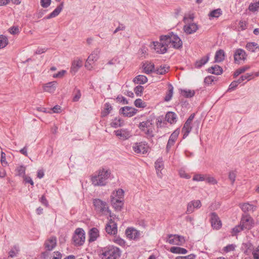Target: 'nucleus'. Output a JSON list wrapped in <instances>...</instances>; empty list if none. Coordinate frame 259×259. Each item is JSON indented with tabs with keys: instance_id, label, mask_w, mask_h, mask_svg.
Returning a JSON list of instances; mask_svg holds the SVG:
<instances>
[{
	"instance_id": "obj_29",
	"label": "nucleus",
	"mask_w": 259,
	"mask_h": 259,
	"mask_svg": "<svg viewBox=\"0 0 259 259\" xmlns=\"http://www.w3.org/2000/svg\"><path fill=\"white\" fill-rule=\"evenodd\" d=\"M225 59V52L223 50H219L215 53L214 60L215 62H222Z\"/></svg>"
},
{
	"instance_id": "obj_64",
	"label": "nucleus",
	"mask_w": 259,
	"mask_h": 259,
	"mask_svg": "<svg viewBox=\"0 0 259 259\" xmlns=\"http://www.w3.org/2000/svg\"><path fill=\"white\" fill-rule=\"evenodd\" d=\"M62 254L60 252L57 251L53 253V255L51 259H61Z\"/></svg>"
},
{
	"instance_id": "obj_52",
	"label": "nucleus",
	"mask_w": 259,
	"mask_h": 259,
	"mask_svg": "<svg viewBox=\"0 0 259 259\" xmlns=\"http://www.w3.org/2000/svg\"><path fill=\"white\" fill-rule=\"evenodd\" d=\"M252 74L247 73L244 75H242L238 79V82L239 83L242 82L243 81H244L245 79H247V80H249L251 79V76Z\"/></svg>"
},
{
	"instance_id": "obj_57",
	"label": "nucleus",
	"mask_w": 259,
	"mask_h": 259,
	"mask_svg": "<svg viewBox=\"0 0 259 259\" xmlns=\"http://www.w3.org/2000/svg\"><path fill=\"white\" fill-rule=\"evenodd\" d=\"M25 169H26L25 167H24L22 165L18 167V168H17V170L18 175L19 176H23V177L24 176H25Z\"/></svg>"
},
{
	"instance_id": "obj_4",
	"label": "nucleus",
	"mask_w": 259,
	"mask_h": 259,
	"mask_svg": "<svg viewBox=\"0 0 259 259\" xmlns=\"http://www.w3.org/2000/svg\"><path fill=\"white\" fill-rule=\"evenodd\" d=\"M165 39L167 46H172L175 49H179L182 46V41L181 39L172 32L169 33L167 35H161V39Z\"/></svg>"
},
{
	"instance_id": "obj_2",
	"label": "nucleus",
	"mask_w": 259,
	"mask_h": 259,
	"mask_svg": "<svg viewBox=\"0 0 259 259\" xmlns=\"http://www.w3.org/2000/svg\"><path fill=\"white\" fill-rule=\"evenodd\" d=\"M120 255V250L114 246H109L104 248L101 253L102 259H117Z\"/></svg>"
},
{
	"instance_id": "obj_42",
	"label": "nucleus",
	"mask_w": 259,
	"mask_h": 259,
	"mask_svg": "<svg viewBox=\"0 0 259 259\" xmlns=\"http://www.w3.org/2000/svg\"><path fill=\"white\" fill-rule=\"evenodd\" d=\"M181 93L183 96L186 98H191L194 96L195 92L193 90H182Z\"/></svg>"
},
{
	"instance_id": "obj_40",
	"label": "nucleus",
	"mask_w": 259,
	"mask_h": 259,
	"mask_svg": "<svg viewBox=\"0 0 259 259\" xmlns=\"http://www.w3.org/2000/svg\"><path fill=\"white\" fill-rule=\"evenodd\" d=\"M173 90L174 88L171 84H169L168 85V90L166 95L165 97L164 100L165 101H169L171 100L172 95H173Z\"/></svg>"
},
{
	"instance_id": "obj_34",
	"label": "nucleus",
	"mask_w": 259,
	"mask_h": 259,
	"mask_svg": "<svg viewBox=\"0 0 259 259\" xmlns=\"http://www.w3.org/2000/svg\"><path fill=\"white\" fill-rule=\"evenodd\" d=\"M170 251L172 253L178 254H186L187 252V250L186 249L177 246L171 247L170 249Z\"/></svg>"
},
{
	"instance_id": "obj_56",
	"label": "nucleus",
	"mask_w": 259,
	"mask_h": 259,
	"mask_svg": "<svg viewBox=\"0 0 259 259\" xmlns=\"http://www.w3.org/2000/svg\"><path fill=\"white\" fill-rule=\"evenodd\" d=\"M236 246L234 244H229L223 249V250L226 252L234 251L235 249Z\"/></svg>"
},
{
	"instance_id": "obj_12",
	"label": "nucleus",
	"mask_w": 259,
	"mask_h": 259,
	"mask_svg": "<svg viewBox=\"0 0 259 259\" xmlns=\"http://www.w3.org/2000/svg\"><path fill=\"white\" fill-rule=\"evenodd\" d=\"M147 145L144 142L135 143L133 146V150L137 153L144 154L147 152Z\"/></svg>"
},
{
	"instance_id": "obj_28",
	"label": "nucleus",
	"mask_w": 259,
	"mask_h": 259,
	"mask_svg": "<svg viewBox=\"0 0 259 259\" xmlns=\"http://www.w3.org/2000/svg\"><path fill=\"white\" fill-rule=\"evenodd\" d=\"M143 67L144 72L149 74L154 71V65L152 63L147 62L143 64Z\"/></svg>"
},
{
	"instance_id": "obj_6",
	"label": "nucleus",
	"mask_w": 259,
	"mask_h": 259,
	"mask_svg": "<svg viewBox=\"0 0 259 259\" xmlns=\"http://www.w3.org/2000/svg\"><path fill=\"white\" fill-rule=\"evenodd\" d=\"M139 127L149 136L152 137L153 135V123L152 120L147 119L146 121L140 122Z\"/></svg>"
},
{
	"instance_id": "obj_7",
	"label": "nucleus",
	"mask_w": 259,
	"mask_h": 259,
	"mask_svg": "<svg viewBox=\"0 0 259 259\" xmlns=\"http://www.w3.org/2000/svg\"><path fill=\"white\" fill-rule=\"evenodd\" d=\"M165 39H161L160 37V42L153 41L154 49L157 53L164 54L167 51V48L168 47Z\"/></svg>"
},
{
	"instance_id": "obj_27",
	"label": "nucleus",
	"mask_w": 259,
	"mask_h": 259,
	"mask_svg": "<svg viewBox=\"0 0 259 259\" xmlns=\"http://www.w3.org/2000/svg\"><path fill=\"white\" fill-rule=\"evenodd\" d=\"M165 119L171 124L175 123L177 121V115L173 112H168L165 115Z\"/></svg>"
},
{
	"instance_id": "obj_53",
	"label": "nucleus",
	"mask_w": 259,
	"mask_h": 259,
	"mask_svg": "<svg viewBox=\"0 0 259 259\" xmlns=\"http://www.w3.org/2000/svg\"><path fill=\"white\" fill-rule=\"evenodd\" d=\"M194 204L191 202L188 203L187 205V210L186 213L187 214H190L192 213L194 211Z\"/></svg>"
},
{
	"instance_id": "obj_16",
	"label": "nucleus",
	"mask_w": 259,
	"mask_h": 259,
	"mask_svg": "<svg viewBox=\"0 0 259 259\" xmlns=\"http://www.w3.org/2000/svg\"><path fill=\"white\" fill-rule=\"evenodd\" d=\"M115 135L121 140H125L132 136L130 131L125 129H121L115 131Z\"/></svg>"
},
{
	"instance_id": "obj_23",
	"label": "nucleus",
	"mask_w": 259,
	"mask_h": 259,
	"mask_svg": "<svg viewBox=\"0 0 259 259\" xmlns=\"http://www.w3.org/2000/svg\"><path fill=\"white\" fill-rule=\"evenodd\" d=\"M63 5L64 3L62 2L51 14L47 16L46 19H49L57 16L62 10Z\"/></svg>"
},
{
	"instance_id": "obj_36",
	"label": "nucleus",
	"mask_w": 259,
	"mask_h": 259,
	"mask_svg": "<svg viewBox=\"0 0 259 259\" xmlns=\"http://www.w3.org/2000/svg\"><path fill=\"white\" fill-rule=\"evenodd\" d=\"M192 130L191 124H187L185 123L182 130V132L183 134V138H186Z\"/></svg>"
},
{
	"instance_id": "obj_22",
	"label": "nucleus",
	"mask_w": 259,
	"mask_h": 259,
	"mask_svg": "<svg viewBox=\"0 0 259 259\" xmlns=\"http://www.w3.org/2000/svg\"><path fill=\"white\" fill-rule=\"evenodd\" d=\"M89 235V241L93 242L99 236V231L96 228H93L90 230Z\"/></svg>"
},
{
	"instance_id": "obj_44",
	"label": "nucleus",
	"mask_w": 259,
	"mask_h": 259,
	"mask_svg": "<svg viewBox=\"0 0 259 259\" xmlns=\"http://www.w3.org/2000/svg\"><path fill=\"white\" fill-rule=\"evenodd\" d=\"M222 14V11L220 9H218L212 11L209 14L211 17L218 18Z\"/></svg>"
},
{
	"instance_id": "obj_50",
	"label": "nucleus",
	"mask_w": 259,
	"mask_h": 259,
	"mask_svg": "<svg viewBox=\"0 0 259 259\" xmlns=\"http://www.w3.org/2000/svg\"><path fill=\"white\" fill-rule=\"evenodd\" d=\"M113 193L114 194V196L115 198H119L122 200L124 195V191L122 189H118L115 193L113 192Z\"/></svg>"
},
{
	"instance_id": "obj_46",
	"label": "nucleus",
	"mask_w": 259,
	"mask_h": 259,
	"mask_svg": "<svg viewBox=\"0 0 259 259\" xmlns=\"http://www.w3.org/2000/svg\"><path fill=\"white\" fill-rule=\"evenodd\" d=\"M259 9V1L254 4H250L248 10L251 12H256Z\"/></svg>"
},
{
	"instance_id": "obj_63",
	"label": "nucleus",
	"mask_w": 259,
	"mask_h": 259,
	"mask_svg": "<svg viewBox=\"0 0 259 259\" xmlns=\"http://www.w3.org/2000/svg\"><path fill=\"white\" fill-rule=\"evenodd\" d=\"M252 255L254 259H259V246L253 250Z\"/></svg>"
},
{
	"instance_id": "obj_41",
	"label": "nucleus",
	"mask_w": 259,
	"mask_h": 259,
	"mask_svg": "<svg viewBox=\"0 0 259 259\" xmlns=\"http://www.w3.org/2000/svg\"><path fill=\"white\" fill-rule=\"evenodd\" d=\"M19 251V247L17 245L14 246L9 252V256L14 257L17 256V254Z\"/></svg>"
},
{
	"instance_id": "obj_38",
	"label": "nucleus",
	"mask_w": 259,
	"mask_h": 259,
	"mask_svg": "<svg viewBox=\"0 0 259 259\" xmlns=\"http://www.w3.org/2000/svg\"><path fill=\"white\" fill-rule=\"evenodd\" d=\"M123 124V120H122L121 118L116 117L111 122L110 125L112 127L116 128L122 126Z\"/></svg>"
},
{
	"instance_id": "obj_32",
	"label": "nucleus",
	"mask_w": 259,
	"mask_h": 259,
	"mask_svg": "<svg viewBox=\"0 0 259 259\" xmlns=\"http://www.w3.org/2000/svg\"><path fill=\"white\" fill-rule=\"evenodd\" d=\"M246 48L252 52H257L259 51V46L258 44L255 42L247 43L246 45Z\"/></svg>"
},
{
	"instance_id": "obj_37",
	"label": "nucleus",
	"mask_w": 259,
	"mask_h": 259,
	"mask_svg": "<svg viewBox=\"0 0 259 259\" xmlns=\"http://www.w3.org/2000/svg\"><path fill=\"white\" fill-rule=\"evenodd\" d=\"M112 110V107L111 106V105L108 103H105L104 105V109L101 112V116H106L107 115L109 114V113Z\"/></svg>"
},
{
	"instance_id": "obj_62",
	"label": "nucleus",
	"mask_w": 259,
	"mask_h": 259,
	"mask_svg": "<svg viewBox=\"0 0 259 259\" xmlns=\"http://www.w3.org/2000/svg\"><path fill=\"white\" fill-rule=\"evenodd\" d=\"M144 90V87L141 85H138L135 88V92L137 96H141V94Z\"/></svg>"
},
{
	"instance_id": "obj_51",
	"label": "nucleus",
	"mask_w": 259,
	"mask_h": 259,
	"mask_svg": "<svg viewBox=\"0 0 259 259\" xmlns=\"http://www.w3.org/2000/svg\"><path fill=\"white\" fill-rule=\"evenodd\" d=\"M236 177V172L235 171H231L229 173V179L231 181V184L233 185L235 181Z\"/></svg>"
},
{
	"instance_id": "obj_13",
	"label": "nucleus",
	"mask_w": 259,
	"mask_h": 259,
	"mask_svg": "<svg viewBox=\"0 0 259 259\" xmlns=\"http://www.w3.org/2000/svg\"><path fill=\"white\" fill-rule=\"evenodd\" d=\"M210 216L212 227L215 229H220L222 226V223L217 214L215 212H211Z\"/></svg>"
},
{
	"instance_id": "obj_8",
	"label": "nucleus",
	"mask_w": 259,
	"mask_h": 259,
	"mask_svg": "<svg viewBox=\"0 0 259 259\" xmlns=\"http://www.w3.org/2000/svg\"><path fill=\"white\" fill-rule=\"evenodd\" d=\"M170 244L182 245L185 242L183 237L177 235H169L166 241Z\"/></svg>"
},
{
	"instance_id": "obj_11",
	"label": "nucleus",
	"mask_w": 259,
	"mask_h": 259,
	"mask_svg": "<svg viewBox=\"0 0 259 259\" xmlns=\"http://www.w3.org/2000/svg\"><path fill=\"white\" fill-rule=\"evenodd\" d=\"M106 232L110 235H115L117 233V227L116 224L110 219L109 222L106 224L105 227Z\"/></svg>"
},
{
	"instance_id": "obj_58",
	"label": "nucleus",
	"mask_w": 259,
	"mask_h": 259,
	"mask_svg": "<svg viewBox=\"0 0 259 259\" xmlns=\"http://www.w3.org/2000/svg\"><path fill=\"white\" fill-rule=\"evenodd\" d=\"M48 49L47 48L44 47V48H40L38 47L35 52H34V54L35 55H40L43 53H45Z\"/></svg>"
},
{
	"instance_id": "obj_31",
	"label": "nucleus",
	"mask_w": 259,
	"mask_h": 259,
	"mask_svg": "<svg viewBox=\"0 0 259 259\" xmlns=\"http://www.w3.org/2000/svg\"><path fill=\"white\" fill-rule=\"evenodd\" d=\"M209 59V57L208 55L203 57L200 60H197L196 62L195 67L198 68L201 67L203 65L205 64L208 61Z\"/></svg>"
},
{
	"instance_id": "obj_3",
	"label": "nucleus",
	"mask_w": 259,
	"mask_h": 259,
	"mask_svg": "<svg viewBox=\"0 0 259 259\" xmlns=\"http://www.w3.org/2000/svg\"><path fill=\"white\" fill-rule=\"evenodd\" d=\"M94 205L96 210L102 215H106L109 214V217L113 218V214L110 210L107 203L99 199L94 200Z\"/></svg>"
},
{
	"instance_id": "obj_30",
	"label": "nucleus",
	"mask_w": 259,
	"mask_h": 259,
	"mask_svg": "<svg viewBox=\"0 0 259 259\" xmlns=\"http://www.w3.org/2000/svg\"><path fill=\"white\" fill-rule=\"evenodd\" d=\"M208 70L209 73L216 75H220L223 72L222 68L217 65L208 68Z\"/></svg>"
},
{
	"instance_id": "obj_43",
	"label": "nucleus",
	"mask_w": 259,
	"mask_h": 259,
	"mask_svg": "<svg viewBox=\"0 0 259 259\" xmlns=\"http://www.w3.org/2000/svg\"><path fill=\"white\" fill-rule=\"evenodd\" d=\"M8 43V38L5 36L0 35V49L5 48Z\"/></svg>"
},
{
	"instance_id": "obj_14",
	"label": "nucleus",
	"mask_w": 259,
	"mask_h": 259,
	"mask_svg": "<svg viewBox=\"0 0 259 259\" xmlns=\"http://www.w3.org/2000/svg\"><path fill=\"white\" fill-rule=\"evenodd\" d=\"M125 234L130 239L136 240L139 238L141 233L140 231L133 228H128L125 231Z\"/></svg>"
},
{
	"instance_id": "obj_45",
	"label": "nucleus",
	"mask_w": 259,
	"mask_h": 259,
	"mask_svg": "<svg viewBox=\"0 0 259 259\" xmlns=\"http://www.w3.org/2000/svg\"><path fill=\"white\" fill-rule=\"evenodd\" d=\"M169 67H168L161 66L156 69V72L158 74H164L167 71Z\"/></svg>"
},
{
	"instance_id": "obj_59",
	"label": "nucleus",
	"mask_w": 259,
	"mask_h": 259,
	"mask_svg": "<svg viewBox=\"0 0 259 259\" xmlns=\"http://www.w3.org/2000/svg\"><path fill=\"white\" fill-rule=\"evenodd\" d=\"M51 0H40V5L42 7L47 8L51 5Z\"/></svg>"
},
{
	"instance_id": "obj_60",
	"label": "nucleus",
	"mask_w": 259,
	"mask_h": 259,
	"mask_svg": "<svg viewBox=\"0 0 259 259\" xmlns=\"http://www.w3.org/2000/svg\"><path fill=\"white\" fill-rule=\"evenodd\" d=\"M1 161L3 166H6L7 165L8 163L6 161V154L3 151L1 152Z\"/></svg>"
},
{
	"instance_id": "obj_10",
	"label": "nucleus",
	"mask_w": 259,
	"mask_h": 259,
	"mask_svg": "<svg viewBox=\"0 0 259 259\" xmlns=\"http://www.w3.org/2000/svg\"><path fill=\"white\" fill-rule=\"evenodd\" d=\"M247 55L244 50L241 49H237L234 54V61L236 63L240 64L241 61L246 59Z\"/></svg>"
},
{
	"instance_id": "obj_5",
	"label": "nucleus",
	"mask_w": 259,
	"mask_h": 259,
	"mask_svg": "<svg viewBox=\"0 0 259 259\" xmlns=\"http://www.w3.org/2000/svg\"><path fill=\"white\" fill-rule=\"evenodd\" d=\"M72 240L75 245H82L85 241V233L84 230L80 228H77L73 234Z\"/></svg>"
},
{
	"instance_id": "obj_9",
	"label": "nucleus",
	"mask_w": 259,
	"mask_h": 259,
	"mask_svg": "<svg viewBox=\"0 0 259 259\" xmlns=\"http://www.w3.org/2000/svg\"><path fill=\"white\" fill-rule=\"evenodd\" d=\"M240 225L243 229L249 230L253 225V220L249 215H244L242 217Z\"/></svg>"
},
{
	"instance_id": "obj_19",
	"label": "nucleus",
	"mask_w": 259,
	"mask_h": 259,
	"mask_svg": "<svg viewBox=\"0 0 259 259\" xmlns=\"http://www.w3.org/2000/svg\"><path fill=\"white\" fill-rule=\"evenodd\" d=\"M57 84V82L56 81L47 83L43 87L44 90L51 94L54 93L56 91Z\"/></svg>"
},
{
	"instance_id": "obj_17",
	"label": "nucleus",
	"mask_w": 259,
	"mask_h": 259,
	"mask_svg": "<svg viewBox=\"0 0 259 259\" xmlns=\"http://www.w3.org/2000/svg\"><path fill=\"white\" fill-rule=\"evenodd\" d=\"M179 134V132L177 130L175 131L171 134L166 145V149L167 152H168L171 146H172L174 145L176 140L177 139Z\"/></svg>"
},
{
	"instance_id": "obj_21",
	"label": "nucleus",
	"mask_w": 259,
	"mask_h": 259,
	"mask_svg": "<svg viewBox=\"0 0 259 259\" xmlns=\"http://www.w3.org/2000/svg\"><path fill=\"white\" fill-rule=\"evenodd\" d=\"M56 237H52L46 241L45 246L47 250L51 251L56 247Z\"/></svg>"
},
{
	"instance_id": "obj_25",
	"label": "nucleus",
	"mask_w": 259,
	"mask_h": 259,
	"mask_svg": "<svg viewBox=\"0 0 259 259\" xmlns=\"http://www.w3.org/2000/svg\"><path fill=\"white\" fill-rule=\"evenodd\" d=\"M82 65V61L78 59L76 60H74L72 64L71 67V72L73 73H75L77 70L79 69L80 67Z\"/></svg>"
},
{
	"instance_id": "obj_15",
	"label": "nucleus",
	"mask_w": 259,
	"mask_h": 259,
	"mask_svg": "<svg viewBox=\"0 0 259 259\" xmlns=\"http://www.w3.org/2000/svg\"><path fill=\"white\" fill-rule=\"evenodd\" d=\"M114 195V194L112 193L110 196L111 204L115 210L120 211L122 208L123 203L121 199L115 198Z\"/></svg>"
},
{
	"instance_id": "obj_1",
	"label": "nucleus",
	"mask_w": 259,
	"mask_h": 259,
	"mask_svg": "<svg viewBox=\"0 0 259 259\" xmlns=\"http://www.w3.org/2000/svg\"><path fill=\"white\" fill-rule=\"evenodd\" d=\"M110 176L109 169L102 168L98 170L91 178L92 184L95 186H103L106 185L107 180Z\"/></svg>"
},
{
	"instance_id": "obj_20",
	"label": "nucleus",
	"mask_w": 259,
	"mask_h": 259,
	"mask_svg": "<svg viewBox=\"0 0 259 259\" xmlns=\"http://www.w3.org/2000/svg\"><path fill=\"white\" fill-rule=\"evenodd\" d=\"M198 27L196 23H189L186 24L183 28L184 31L187 34H192L196 31Z\"/></svg>"
},
{
	"instance_id": "obj_18",
	"label": "nucleus",
	"mask_w": 259,
	"mask_h": 259,
	"mask_svg": "<svg viewBox=\"0 0 259 259\" xmlns=\"http://www.w3.org/2000/svg\"><path fill=\"white\" fill-rule=\"evenodd\" d=\"M120 111L125 116L132 117L136 113L137 110L133 107L126 106L121 108Z\"/></svg>"
},
{
	"instance_id": "obj_49",
	"label": "nucleus",
	"mask_w": 259,
	"mask_h": 259,
	"mask_svg": "<svg viewBox=\"0 0 259 259\" xmlns=\"http://www.w3.org/2000/svg\"><path fill=\"white\" fill-rule=\"evenodd\" d=\"M205 180V175L197 174L193 178V180L194 181H203Z\"/></svg>"
},
{
	"instance_id": "obj_48",
	"label": "nucleus",
	"mask_w": 259,
	"mask_h": 259,
	"mask_svg": "<svg viewBox=\"0 0 259 259\" xmlns=\"http://www.w3.org/2000/svg\"><path fill=\"white\" fill-rule=\"evenodd\" d=\"M135 105L137 107L144 108L146 107V104L141 99H136L135 101Z\"/></svg>"
},
{
	"instance_id": "obj_47",
	"label": "nucleus",
	"mask_w": 259,
	"mask_h": 259,
	"mask_svg": "<svg viewBox=\"0 0 259 259\" xmlns=\"http://www.w3.org/2000/svg\"><path fill=\"white\" fill-rule=\"evenodd\" d=\"M206 182L212 185H215L218 183V181L213 177H210L209 175H205V180Z\"/></svg>"
},
{
	"instance_id": "obj_24",
	"label": "nucleus",
	"mask_w": 259,
	"mask_h": 259,
	"mask_svg": "<svg viewBox=\"0 0 259 259\" xmlns=\"http://www.w3.org/2000/svg\"><path fill=\"white\" fill-rule=\"evenodd\" d=\"M99 53L100 50H99V49H96V50H95L87 59V60H88V63H94V62L96 61L99 58Z\"/></svg>"
},
{
	"instance_id": "obj_55",
	"label": "nucleus",
	"mask_w": 259,
	"mask_h": 259,
	"mask_svg": "<svg viewBox=\"0 0 259 259\" xmlns=\"http://www.w3.org/2000/svg\"><path fill=\"white\" fill-rule=\"evenodd\" d=\"M114 242L116 244H118V245H120L121 246H122V247L124 246L125 245V241L123 239H121L120 238H115L114 239Z\"/></svg>"
},
{
	"instance_id": "obj_39",
	"label": "nucleus",
	"mask_w": 259,
	"mask_h": 259,
	"mask_svg": "<svg viewBox=\"0 0 259 259\" xmlns=\"http://www.w3.org/2000/svg\"><path fill=\"white\" fill-rule=\"evenodd\" d=\"M250 68V66L246 65L237 69L234 73V77H236L240 74L244 72Z\"/></svg>"
},
{
	"instance_id": "obj_35",
	"label": "nucleus",
	"mask_w": 259,
	"mask_h": 259,
	"mask_svg": "<svg viewBox=\"0 0 259 259\" xmlns=\"http://www.w3.org/2000/svg\"><path fill=\"white\" fill-rule=\"evenodd\" d=\"M240 206L244 212L253 211L254 206L248 203L240 204Z\"/></svg>"
},
{
	"instance_id": "obj_26",
	"label": "nucleus",
	"mask_w": 259,
	"mask_h": 259,
	"mask_svg": "<svg viewBox=\"0 0 259 259\" xmlns=\"http://www.w3.org/2000/svg\"><path fill=\"white\" fill-rule=\"evenodd\" d=\"M155 167L156 170L157 175L161 177V170L163 168V162L161 158H158L155 163Z\"/></svg>"
},
{
	"instance_id": "obj_33",
	"label": "nucleus",
	"mask_w": 259,
	"mask_h": 259,
	"mask_svg": "<svg viewBox=\"0 0 259 259\" xmlns=\"http://www.w3.org/2000/svg\"><path fill=\"white\" fill-rule=\"evenodd\" d=\"M148 79L146 76L139 75L134 79V82L136 84H144L147 81Z\"/></svg>"
},
{
	"instance_id": "obj_61",
	"label": "nucleus",
	"mask_w": 259,
	"mask_h": 259,
	"mask_svg": "<svg viewBox=\"0 0 259 259\" xmlns=\"http://www.w3.org/2000/svg\"><path fill=\"white\" fill-rule=\"evenodd\" d=\"M81 97V93L79 90L76 89V93L73 98V102L78 101Z\"/></svg>"
},
{
	"instance_id": "obj_54",
	"label": "nucleus",
	"mask_w": 259,
	"mask_h": 259,
	"mask_svg": "<svg viewBox=\"0 0 259 259\" xmlns=\"http://www.w3.org/2000/svg\"><path fill=\"white\" fill-rule=\"evenodd\" d=\"M244 230L243 228L242 227L241 225L237 226L234 227L232 229V235L233 236L236 235L238 232H240L241 231Z\"/></svg>"
}]
</instances>
